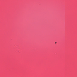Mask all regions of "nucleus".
Segmentation results:
<instances>
[{"label": "nucleus", "instance_id": "1", "mask_svg": "<svg viewBox=\"0 0 77 77\" xmlns=\"http://www.w3.org/2000/svg\"><path fill=\"white\" fill-rule=\"evenodd\" d=\"M55 44H57V42H55Z\"/></svg>", "mask_w": 77, "mask_h": 77}]
</instances>
